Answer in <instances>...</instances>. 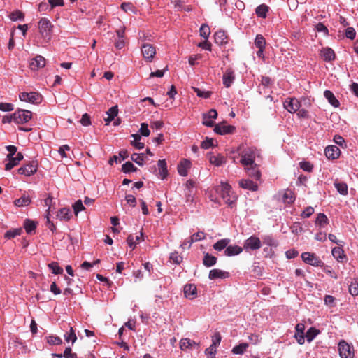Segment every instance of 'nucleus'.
I'll list each match as a JSON object with an SVG mask.
<instances>
[{
	"label": "nucleus",
	"mask_w": 358,
	"mask_h": 358,
	"mask_svg": "<svg viewBox=\"0 0 358 358\" xmlns=\"http://www.w3.org/2000/svg\"><path fill=\"white\" fill-rule=\"evenodd\" d=\"M21 229H15L13 230L7 231L5 234V237L10 239L15 238L17 236L20 234Z\"/></svg>",
	"instance_id": "3c124183"
},
{
	"label": "nucleus",
	"mask_w": 358,
	"mask_h": 358,
	"mask_svg": "<svg viewBox=\"0 0 358 358\" xmlns=\"http://www.w3.org/2000/svg\"><path fill=\"white\" fill-rule=\"evenodd\" d=\"M240 186L245 189H249L251 191L257 190L258 186L256 183L249 179H243L239 182Z\"/></svg>",
	"instance_id": "b1692460"
},
{
	"label": "nucleus",
	"mask_w": 358,
	"mask_h": 358,
	"mask_svg": "<svg viewBox=\"0 0 358 358\" xmlns=\"http://www.w3.org/2000/svg\"><path fill=\"white\" fill-rule=\"evenodd\" d=\"M206 238V234L203 231H199L197 233L194 234L189 239L188 247L190 248L192 244L194 242H197L199 241L203 240Z\"/></svg>",
	"instance_id": "473e14b6"
},
{
	"label": "nucleus",
	"mask_w": 358,
	"mask_h": 358,
	"mask_svg": "<svg viewBox=\"0 0 358 358\" xmlns=\"http://www.w3.org/2000/svg\"><path fill=\"white\" fill-rule=\"evenodd\" d=\"M321 56L326 62H331L335 59L334 51L330 48H324L321 50Z\"/></svg>",
	"instance_id": "5701e85b"
},
{
	"label": "nucleus",
	"mask_w": 358,
	"mask_h": 358,
	"mask_svg": "<svg viewBox=\"0 0 358 358\" xmlns=\"http://www.w3.org/2000/svg\"><path fill=\"white\" fill-rule=\"evenodd\" d=\"M47 342L50 345H59L62 344V341L59 336H50L47 338Z\"/></svg>",
	"instance_id": "de8ad7c7"
},
{
	"label": "nucleus",
	"mask_w": 358,
	"mask_h": 358,
	"mask_svg": "<svg viewBox=\"0 0 358 358\" xmlns=\"http://www.w3.org/2000/svg\"><path fill=\"white\" fill-rule=\"evenodd\" d=\"M191 162L187 159H183L178 166V173L182 176H187V170L190 168Z\"/></svg>",
	"instance_id": "412c9836"
},
{
	"label": "nucleus",
	"mask_w": 358,
	"mask_h": 358,
	"mask_svg": "<svg viewBox=\"0 0 358 358\" xmlns=\"http://www.w3.org/2000/svg\"><path fill=\"white\" fill-rule=\"evenodd\" d=\"M221 341V336L219 333L214 335L213 337V343L210 346L209 349L213 350V348H215L217 345H220Z\"/></svg>",
	"instance_id": "13d9d810"
},
{
	"label": "nucleus",
	"mask_w": 358,
	"mask_h": 358,
	"mask_svg": "<svg viewBox=\"0 0 358 358\" xmlns=\"http://www.w3.org/2000/svg\"><path fill=\"white\" fill-rule=\"evenodd\" d=\"M53 26L51 22L47 18H42L38 22L39 33L45 43L50 41L52 34Z\"/></svg>",
	"instance_id": "f03ea898"
},
{
	"label": "nucleus",
	"mask_w": 358,
	"mask_h": 358,
	"mask_svg": "<svg viewBox=\"0 0 358 358\" xmlns=\"http://www.w3.org/2000/svg\"><path fill=\"white\" fill-rule=\"evenodd\" d=\"M141 52L145 59L151 62L156 54V50L152 45L144 43L141 46Z\"/></svg>",
	"instance_id": "9b49d317"
},
{
	"label": "nucleus",
	"mask_w": 358,
	"mask_h": 358,
	"mask_svg": "<svg viewBox=\"0 0 358 358\" xmlns=\"http://www.w3.org/2000/svg\"><path fill=\"white\" fill-rule=\"evenodd\" d=\"M8 159V162L5 165V169L6 171L11 170L14 166L17 165V162L15 161L14 157L13 158H7Z\"/></svg>",
	"instance_id": "338daca9"
},
{
	"label": "nucleus",
	"mask_w": 358,
	"mask_h": 358,
	"mask_svg": "<svg viewBox=\"0 0 358 358\" xmlns=\"http://www.w3.org/2000/svg\"><path fill=\"white\" fill-rule=\"evenodd\" d=\"M243 248L238 245H227L224 250V255L228 257L234 256L240 254Z\"/></svg>",
	"instance_id": "cd10ccee"
},
{
	"label": "nucleus",
	"mask_w": 358,
	"mask_h": 358,
	"mask_svg": "<svg viewBox=\"0 0 358 358\" xmlns=\"http://www.w3.org/2000/svg\"><path fill=\"white\" fill-rule=\"evenodd\" d=\"M159 170V174L162 179L165 178L167 175L166 163L164 159H160L157 162Z\"/></svg>",
	"instance_id": "e433bc0d"
},
{
	"label": "nucleus",
	"mask_w": 358,
	"mask_h": 358,
	"mask_svg": "<svg viewBox=\"0 0 358 358\" xmlns=\"http://www.w3.org/2000/svg\"><path fill=\"white\" fill-rule=\"evenodd\" d=\"M32 117L31 111L18 109L14 113V122L16 124H24L29 122Z\"/></svg>",
	"instance_id": "20e7f679"
},
{
	"label": "nucleus",
	"mask_w": 358,
	"mask_h": 358,
	"mask_svg": "<svg viewBox=\"0 0 358 358\" xmlns=\"http://www.w3.org/2000/svg\"><path fill=\"white\" fill-rule=\"evenodd\" d=\"M24 227L27 234H31L36 228V223L31 220L26 219L24 222Z\"/></svg>",
	"instance_id": "f704fd0d"
},
{
	"label": "nucleus",
	"mask_w": 358,
	"mask_h": 358,
	"mask_svg": "<svg viewBox=\"0 0 358 358\" xmlns=\"http://www.w3.org/2000/svg\"><path fill=\"white\" fill-rule=\"evenodd\" d=\"M38 169L37 161L33 160L18 169V173L30 176L34 175Z\"/></svg>",
	"instance_id": "423d86ee"
},
{
	"label": "nucleus",
	"mask_w": 358,
	"mask_h": 358,
	"mask_svg": "<svg viewBox=\"0 0 358 358\" xmlns=\"http://www.w3.org/2000/svg\"><path fill=\"white\" fill-rule=\"evenodd\" d=\"M326 157L329 159H336L340 156V149L336 145H329L324 150Z\"/></svg>",
	"instance_id": "2eb2a0df"
},
{
	"label": "nucleus",
	"mask_w": 358,
	"mask_h": 358,
	"mask_svg": "<svg viewBox=\"0 0 358 358\" xmlns=\"http://www.w3.org/2000/svg\"><path fill=\"white\" fill-rule=\"evenodd\" d=\"M24 17L23 13L20 10H16L10 13V18L13 21L21 20Z\"/></svg>",
	"instance_id": "864d4df0"
},
{
	"label": "nucleus",
	"mask_w": 358,
	"mask_h": 358,
	"mask_svg": "<svg viewBox=\"0 0 358 358\" xmlns=\"http://www.w3.org/2000/svg\"><path fill=\"white\" fill-rule=\"evenodd\" d=\"M260 239L255 236H252L247 238L244 242V248L246 250H255L261 248Z\"/></svg>",
	"instance_id": "1a4fd4ad"
},
{
	"label": "nucleus",
	"mask_w": 358,
	"mask_h": 358,
	"mask_svg": "<svg viewBox=\"0 0 358 358\" xmlns=\"http://www.w3.org/2000/svg\"><path fill=\"white\" fill-rule=\"evenodd\" d=\"M217 259L215 256H213L208 252H204V257L203 259V264L206 267H211V266L215 265L217 263Z\"/></svg>",
	"instance_id": "bb28decb"
},
{
	"label": "nucleus",
	"mask_w": 358,
	"mask_h": 358,
	"mask_svg": "<svg viewBox=\"0 0 358 358\" xmlns=\"http://www.w3.org/2000/svg\"><path fill=\"white\" fill-rule=\"evenodd\" d=\"M299 165L301 169L308 172H311L313 168V165L309 162H301Z\"/></svg>",
	"instance_id": "bf43d9fd"
},
{
	"label": "nucleus",
	"mask_w": 358,
	"mask_h": 358,
	"mask_svg": "<svg viewBox=\"0 0 358 358\" xmlns=\"http://www.w3.org/2000/svg\"><path fill=\"white\" fill-rule=\"evenodd\" d=\"M345 34L348 38L353 40L356 36V31L353 27H348Z\"/></svg>",
	"instance_id": "0e129e2a"
},
{
	"label": "nucleus",
	"mask_w": 358,
	"mask_h": 358,
	"mask_svg": "<svg viewBox=\"0 0 358 358\" xmlns=\"http://www.w3.org/2000/svg\"><path fill=\"white\" fill-rule=\"evenodd\" d=\"M230 243V239L229 238H223L219 240L213 245V248L217 251H221L224 248H227V245Z\"/></svg>",
	"instance_id": "7c9ffc66"
},
{
	"label": "nucleus",
	"mask_w": 358,
	"mask_h": 358,
	"mask_svg": "<svg viewBox=\"0 0 358 358\" xmlns=\"http://www.w3.org/2000/svg\"><path fill=\"white\" fill-rule=\"evenodd\" d=\"M118 113V108L117 106H114L111 107L106 113L107 117H104V122L106 125H108L112 120H114L115 117L117 115Z\"/></svg>",
	"instance_id": "4be33fe9"
},
{
	"label": "nucleus",
	"mask_w": 358,
	"mask_h": 358,
	"mask_svg": "<svg viewBox=\"0 0 358 358\" xmlns=\"http://www.w3.org/2000/svg\"><path fill=\"white\" fill-rule=\"evenodd\" d=\"M349 292L352 296H358V282L356 280L350 285Z\"/></svg>",
	"instance_id": "603ef678"
},
{
	"label": "nucleus",
	"mask_w": 358,
	"mask_h": 358,
	"mask_svg": "<svg viewBox=\"0 0 358 358\" xmlns=\"http://www.w3.org/2000/svg\"><path fill=\"white\" fill-rule=\"evenodd\" d=\"M62 355L64 358H77V355L71 352V348L70 347L66 348Z\"/></svg>",
	"instance_id": "69168bd1"
},
{
	"label": "nucleus",
	"mask_w": 358,
	"mask_h": 358,
	"mask_svg": "<svg viewBox=\"0 0 358 358\" xmlns=\"http://www.w3.org/2000/svg\"><path fill=\"white\" fill-rule=\"evenodd\" d=\"M314 213V208L311 206L307 207L301 213V217L303 218L309 217Z\"/></svg>",
	"instance_id": "774afa93"
},
{
	"label": "nucleus",
	"mask_w": 358,
	"mask_h": 358,
	"mask_svg": "<svg viewBox=\"0 0 358 358\" xmlns=\"http://www.w3.org/2000/svg\"><path fill=\"white\" fill-rule=\"evenodd\" d=\"M324 96L328 100L329 103L334 107H338L339 106L338 100L330 90H325Z\"/></svg>",
	"instance_id": "c85d7f7f"
},
{
	"label": "nucleus",
	"mask_w": 358,
	"mask_h": 358,
	"mask_svg": "<svg viewBox=\"0 0 358 358\" xmlns=\"http://www.w3.org/2000/svg\"><path fill=\"white\" fill-rule=\"evenodd\" d=\"M231 186L227 183H222L221 190H220L221 196H222V199H224V202L230 206H231L234 203V200L231 199Z\"/></svg>",
	"instance_id": "9d476101"
},
{
	"label": "nucleus",
	"mask_w": 358,
	"mask_h": 358,
	"mask_svg": "<svg viewBox=\"0 0 358 358\" xmlns=\"http://www.w3.org/2000/svg\"><path fill=\"white\" fill-rule=\"evenodd\" d=\"M255 44L257 48H265L266 40L261 34H257L255 40Z\"/></svg>",
	"instance_id": "79ce46f5"
},
{
	"label": "nucleus",
	"mask_w": 358,
	"mask_h": 358,
	"mask_svg": "<svg viewBox=\"0 0 358 358\" xmlns=\"http://www.w3.org/2000/svg\"><path fill=\"white\" fill-rule=\"evenodd\" d=\"M31 202L30 196L24 192L22 195L14 201V204L17 207L28 206Z\"/></svg>",
	"instance_id": "f3484780"
},
{
	"label": "nucleus",
	"mask_w": 358,
	"mask_h": 358,
	"mask_svg": "<svg viewBox=\"0 0 358 358\" xmlns=\"http://www.w3.org/2000/svg\"><path fill=\"white\" fill-rule=\"evenodd\" d=\"M74 213L76 215H78V213L85 209L81 200H78L73 206Z\"/></svg>",
	"instance_id": "4d7b16f0"
},
{
	"label": "nucleus",
	"mask_w": 358,
	"mask_h": 358,
	"mask_svg": "<svg viewBox=\"0 0 358 358\" xmlns=\"http://www.w3.org/2000/svg\"><path fill=\"white\" fill-rule=\"evenodd\" d=\"M320 333L318 330L313 327H310L306 332V338L308 342H311L316 336Z\"/></svg>",
	"instance_id": "58836bf2"
},
{
	"label": "nucleus",
	"mask_w": 358,
	"mask_h": 358,
	"mask_svg": "<svg viewBox=\"0 0 358 358\" xmlns=\"http://www.w3.org/2000/svg\"><path fill=\"white\" fill-rule=\"evenodd\" d=\"M138 169L130 162H125L122 166L124 173L136 172Z\"/></svg>",
	"instance_id": "ea45409f"
},
{
	"label": "nucleus",
	"mask_w": 358,
	"mask_h": 358,
	"mask_svg": "<svg viewBox=\"0 0 358 358\" xmlns=\"http://www.w3.org/2000/svg\"><path fill=\"white\" fill-rule=\"evenodd\" d=\"M131 158L133 162H134L139 166H143V154L134 153L131 155Z\"/></svg>",
	"instance_id": "8fccbe9b"
},
{
	"label": "nucleus",
	"mask_w": 358,
	"mask_h": 358,
	"mask_svg": "<svg viewBox=\"0 0 358 358\" xmlns=\"http://www.w3.org/2000/svg\"><path fill=\"white\" fill-rule=\"evenodd\" d=\"M48 267L50 268V269L52 271V273L54 274H60L63 272V269L62 268H61L58 263L57 262H51L50 264H48Z\"/></svg>",
	"instance_id": "c03bdc74"
},
{
	"label": "nucleus",
	"mask_w": 358,
	"mask_h": 358,
	"mask_svg": "<svg viewBox=\"0 0 358 358\" xmlns=\"http://www.w3.org/2000/svg\"><path fill=\"white\" fill-rule=\"evenodd\" d=\"M14 109V106L12 103H1L0 110L4 112L12 111Z\"/></svg>",
	"instance_id": "680f3d73"
},
{
	"label": "nucleus",
	"mask_w": 358,
	"mask_h": 358,
	"mask_svg": "<svg viewBox=\"0 0 358 358\" xmlns=\"http://www.w3.org/2000/svg\"><path fill=\"white\" fill-rule=\"evenodd\" d=\"M141 134L143 136H148L150 135V130L148 129V125L146 123H142L141 124V128L139 130Z\"/></svg>",
	"instance_id": "e2e57ef3"
},
{
	"label": "nucleus",
	"mask_w": 358,
	"mask_h": 358,
	"mask_svg": "<svg viewBox=\"0 0 358 358\" xmlns=\"http://www.w3.org/2000/svg\"><path fill=\"white\" fill-rule=\"evenodd\" d=\"M121 8L126 13H135V7L131 3H122L121 4Z\"/></svg>",
	"instance_id": "5fc2aeb1"
},
{
	"label": "nucleus",
	"mask_w": 358,
	"mask_h": 358,
	"mask_svg": "<svg viewBox=\"0 0 358 358\" xmlns=\"http://www.w3.org/2000/svg\"><path fill=\"white\" fill-rule=\"evenodd\" d=\"M235 79L234 71L231 69H228L226 70L225 73L223 74L222 80L223 85L226 87H229L231 84L234 83Z\"/></svg>",
	"instance_id": "a211bd4d"
},
{
	"label": "nucleus",
	"mask_w": 358,
	"mask_h": 358,
	"mask_svg": "<svg viewBox=\"0 0 358 358\" xmlns=\"http://www.w3.org/2000/svg\"><path fill=\"white\" fill-rule=\"evenodd\" d=\"M268 12V6L266 4H261L255 9V13L259 17L266 18Z\"/></svg>",
	"instance_id": "c756f323"
},
{
	"label": "nucleus",
	"mask_w": 358,
	"mask_h": 358,
	"mask_svg": "<svg viewBox=\"0 0 358 358\" xmlns=\"http://www.w3.org/2000/svg\"><path fill=\"white\" fill-rule=\"evenodd\" d=\"M65 337V340L67 341V342H69L70 341H72V343H74L76 342V341L77 340V336L76 335V333L73 329V327H70V331L69 332L64 336Z\"/></svg>",
	"instance_id": "09e8293b"
},
{
	"label": "nucleus",
	"mask_w": 358,
	"mask_h": 358,
	"mask_svg": "<svg viewBox=\"0 0 358 358\" xmlns=\"http://www.w3.org/2000/svg\"><path fill=\"white\" fill-rule=\"evenodd\" d=\"M303 261L313 266H322L324 263L320 258L314 253L305 252L301 254Z\"/></svg>",
	"instance_id": "39448f33"
},
{
	"label": "nucleus",
	"mask_w": 358,
	"mask_h": 358,
	"mask_svg": "<svg viewBox=\"0 0 358 358\" xmlns=\"http://www.w3.org/2000/svg\"><path fill=\"white\" fill-rule=\"evenodd\" d=\"M198 347L199 344L197 343L188 338H182L180 341V348L182 350H185L187 349H194Z\"/></svg>",
	"instance_id": "6ab92c4d"
},
{
	"label": "nucleus",
	"mask_w": 358,
	"mask_h": 358,
	"mask_svg": "<svg viewBox=\"0 0 358 358\" xmlns=\"http://www.w3.org/2000/svg\"><path fill=\"white\" fill-rule=\"evenodd\" d=\"M263 243L268 246L276 247L278 245L277 241L272 237V236L267 235L262 237Z\"/></svg>",
	"instance_id": "37998d69"
},
{
	"label": "nucleus",
	"mask_w": 358,
	"mask_h": 358,
	"mask_svg": "<svg viewBox=\"0 0 358 358\" xmlns=\"http://www.w3.org/2000/svg\"><path fill=\"white\" fill-rule=\"evenodd\" d=\"M338 350L341 358H353L354 348L344 340L338 343Z\"/></svg>",
	"instance_id": "7ed1b4c3"
},
{
	"label": "nucleus",
	"mask_w": 358,
	"mask_h": 358,
	"mask_svg": "<svg viewBox=\"0 0 358 358\" xmlns=\"http://www.w3.org/2000/svg\"><path fill=\"white\" fill-rule=\"evenodd\" d=\"M282 199L283 201L288 204L294 203L295 200L294 193L290 190H287L284 193Z\"/></svg>",
	"instance_id": "a19ab883"
},
{
	"label": "nucleus",
	"mask_w": 358,
	"mask_h": 358,
	"mask_svg": "<svg viewBox=\"0 0 358 358\" xmlns=\"http://www.w3.org/2000/svg\"><path fill=\"white\" fill-rule=\"evenodd\" d=\"M315 29L318 32H322L325 36H327L329 34V30L327 28V27L321 22L317 23L315 25Z\"/></svg>",
	"instance_id": "052dcab7"
},
{
	"label": "nucleus",
	"mask_w": 358,
	"mask_h": 358,
	"mask_svg": "<svg viewBox=\"0 0 358 358\" xmlns=\"http://www.w3.org/2000/svg\"><path fill=\"white\" fill-rule=\"evenodd\" d=\"M334 186L341 194L346 195L348 194V185L346 183L336 182Z\"/></svg>",
	"instance_id": "4c0bfd02"
},
{
	"label": "nucleus",
	"mask_w": 358,
	"mask_h": 358,
	"mask_svg": "<svg viewBox=\"0 0 358 358\" xmlns=\"http://www.w3.org/2000/svg\"><path fill=\"white\" fill-rule=\"evenodd\" d=\"M20 99L22 101L29 102L31 103L37 104L41 101V96L37 92H22L20 94Z\"/></svg>",
	"instance_id": "0eeeda50"
},
{
	"label": "nucleus",
	"mask_w": 358,
	"mask_h": 358,
	"mask_svg": "<svg viewBox=\"0 0 358 358\" xmlns=\"http://www.w3.org/2000/svg\"><path fill=\"white\" fill-rule=\"evenodd\" d=\"M229 277V273L223 271L218 268L212 269L209 272L208 278L210 280H215L217 278L224 279Z\"/></svg>",
	"instance_id": "aec40b11"
},
{
	"label": "nucleus",
	"mask_w": 358,
	"mask_h": 358,
	"mask_svg": "<svg viewBox=\"0 0 358 358\" xmlns=\"http://www.w3.org/2000/svg\"><path fill=\"white\" fill-rule=\"evenodd\" d=\"M170 259L175 264H179L182 260V257L178 254V252H174L171 253Z\"/></svg>",
	"instance_id": "6e6d98bb"
},
{
	"label": "nucleus",
	"mask_w": 358,
	"mask_h": 358,
	"mask_svg": "<svg viewBox=\"0 0 358 358\" xmlns=\"http://www.w3.org/2000/svg\"><path fill=\"white\" fill-rule=\"evenodd\" d=\"M57 217L60 220H69L71 217V210L69 208H64L59 210L57 214Z\"/></svg>",
	"instance_id": "72a5a7b5"
},
{
	"label": "nucleus",
	"mask_w": 358,
	"mask_h": 358,
	"mask_svg": "<svg viewBox=\"0 0 358 358\" xmlns=\"http://www.w3.org/2000/svg\"><path fill=\"white\" fill-rule=\"evenodd\" d=\"M209 162L216 166H220L226 163V159L222 155L218 154L217 155H210L209 157Z\"/></svg>",
	"instance_id": "393cba45"
},
{
	"label": "nucleus",
	"mask_w": 358,
	"mask_h": 358,
	"mask_svg": "<svg viewBox=\"0 0 358 358\" xmlns=\"http://www.w3.org/2000/svg\"><path fill=\"white\" fill-rule=\"evenodd\" d=\"M243 145H241L238 148V151L239 152V155L241 159L240 162L244 167H248L250 165H252L255 164V150L252 148H247L242 150Z\"/></svg>",
	"instance_id": "f257e3e1"
},
{
	"label": "nucleus",
	"mask_w": 358,
	"mask_h": 358,
	"mask_svg": "<svg viewBox=\"0 0 358 358\" xmlns=\"http://www.w3.org/2000/svg\"><path fill=\"white\" fill-rule=\"evenodd\" d=\"M331 253L334 257L341 262H342L343 261V259L345 257L344 255V251L341 247L334 248L332 249Z\"/></svg>",
	"instance_id": "2f4dec72"
},
{
	"label": "nucleus",
	"mask_w": 358,
	"mask_h": 358,
	"mask_svg": "<svg viewBox=\"0 0 358 358\" xmlns=\"http://www.w3.org/2000/svg\"><path fill=\"white\" fill-rule=\"evenodd\" d=\"M184 294L187 298L194 299L196 296V287L195 285L189 284L184 287Z\"/></svg>",
	"instance_id": "a878e982"
},
{
	"label": "nucleus",
	"mask_w": 358,
	"mask_h": 358,
	"mask_svg": "<svg viewBox=\"0 0 358 358\" xmlns=\"http://www.w3.org/2000/svg\"><path fill=\"white\" fill-rule=\"evenodd\" d=\"M328 223V218L324 213H319L315 220V224L322 226Z\"/></svg>",
	"instance_id": "49530a36"
},
{
	"label": "nucleus",
	"mask_w": 358,
	"mask_h": 358,
	"mask_svg": "<svg viewBox=\"0 0 358 358\" xmlns=\"http://www.w3.org/2000/svg\"><path fill=\"white\" fill-rule=\"evenodd\" d=\"M215 42L220 46H225L229 42V38L224 31L219 30L214 35Z\"/></svg>",
	"instance_id": "ddd939ff"
},
{
	"label": "nucleus",
	"mask_w": 358,
	"mask_h": 358,
	"mask_svg": "<svg viewBox=\"0 0 358 358\" xmlns=\"http://www.w3.org/2000/svg\"><path fill=\"white\" fill-rule=\"evenodd\" d=\"M210 34V30L209 27L205 24H202L200 27V36L206 40Z\"/></svg>",
	"instance_id": "a18cd8bd"
},
{
	"label": "nucleus",
	"mask_w": 358,
	"mask_h": 358,
	"mask_svg": "<svg viewBox=\"0 0 358 358\" xmlns=\"http://www.w3.org/2000/svg\"><path fill=\"white\" fill-rule=\"evenodd\" d=\"M45 65V59L41 55H37L33 58L29 64L31 70L37 71L38 69L44 67Z\"/></svg>",
	"instance_id": "4468645a"
},
{
	"label": "nucleus",
	"mask_w": 358,
	"mask_h": 358,
	"mask_svg": "<svg viewBox=\"0 0 358 358\" xmlns=\"http://www.w3.org/2000/svg\"><path fill=\"white\" fill-rule=\"evenodd\" d=\"M236 128L231 125H226L222 124H217L215 126L214 131L220 135H225L233 134Z\"/></svg>",
	"instance_id": "f8f14e48"
},
{
	"label": "nucleus",
	"mask_w": 358,
	"mask_h": 358,
	"mask_svg": "<svg viewBox=\"0 0 358 358\" xmlns=\"http://www.w3.org/2000/svg\"><path fill=\"white\" fill-rule=\"evenodd\" d=\"M245 170L250 177L255 180L260 179L261 172L258 168V165L256 163L253 164L252 165H250L248 167H245Z\"/></svg>",
	"instance_id": "dca6fc26"
},
{
	"label": "nucleus",
	"mask_w": 358,
	"mask_h": 358,
	"mask_svg": "<svg viewBox=\"0 0 358 358\" xmlns=\"http://www.w3.org/2000/svg\"><path fill=\"white\" fill-rule=\"evenodd\" d=\"M283 106L289 113H294L299 110L301 104L297 99L290 97L284 101Z\"/></svg>",
	"instance_id": "6e6552de"
},
{
	"label": "nucleus",
	"mask_w": 358,
	"mask_h": 358,
	"mask_svg": "<svg viewBox=\"0 0 358 358\" xmlns=\"http://www.w3.org/2000/svg\"><path fill=\"white\" fill-rule=\"evenodd\" d=\"M248 344L246 343H240L233 348L231 352L236 355H243L247 350Z\"/></svg>",
	"instance_id": "c9c22d12"
}]
</instances>
